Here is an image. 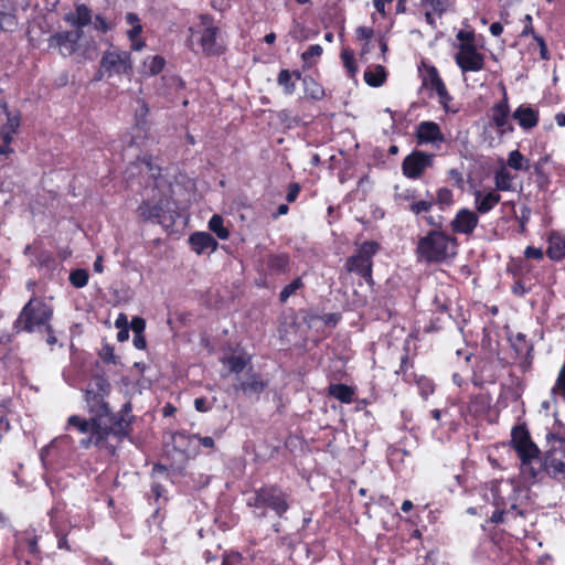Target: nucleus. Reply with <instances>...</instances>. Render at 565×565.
I'll return each mask as SVG.
<instances>
[{"mask_svg": "<svg viewBox=\"0 0 565 565\" xmlns=\"http://www.w3.org/2000/svg\"><path fill=\"white\" fill-rule=\"evenodd\" d=\"M13 401L10 395L0 394V427L11 428L8 416L12 413Z\"/></svg>", "mask_w": 565, "mask_h": 565, "instance_id": "44", "label": "nucleus"}, {"mask_svg": "<svg viewBox=\"0 0 565 565\" xmlns=\"http://www.w3.org/2000/svg\"><path fill=\"white\" fill-rule=\"evenodd\" d=\"M305 288V282L302 280V277H296L292 279L288 285H286L281 291L279 292V301L280 303H286L288 299L297 294L298 290Z\"/></svg>", "mask_w": 565, "mask_h": 565, "instance_id": "47", "label": "nucleus"}, {"mask_svg": "<svg viewBox=\"0 0 565 565\" xmlns=\"http://www.w3.org/2000/svg\"><path fill=\"white\" fill-rule=\"evenodd\" d=\"M99 358L103 360L104 363H116V355L114 351V347L109 344L103 345L102 350L99 351Z\"/></svg>", "mask_w": 565, "mask_h": 565, "instance_id": "59", "label": "nucleus"}, {"mask_svg": "<svg viewBox=\"0 0 565 565\" xmlns=\"http://www.w3.org/2000/svg\"><path fill=\"white\" fill-rule=\"evenodd\" d=\"M89 274L86 269L77 268L70 273L68 280L75 288H83L88 284Z\"/></svg>", "mask_w": 565, "mask_h": 565, "instance_id": "52", "label": "nucleus"}, {"mask_svg": "<svg viewBox=\"0 0 565 565\" xmlns=\"http://www.w3.org/2000/svg\"><path fill=\"white\" fill-rule=\"evenodd\" d=\"M132 73L131 54L127 51L108 50L104 52L99 62V70L95 75V79L99 81L105 75L111 77L114 75H130Z\"/></svg>", "mask_w": 565, "mask_h": 565, "instance_id": "9", "label": "nucleus"}, {"mask_svg": "<svg viewBox=\"0 0 565 565\" xmlns=\"http://www.w3.org/2000/svg\"><path fill=\"white\" fill-rule=\"evenodd\" d=\"M250 362L252 356L247 353L232 354L222 360V363L228 366L230 372L236 375L242 373Z\"/></svg>", "mask_w": 565, "mask_h": 565, "instance_id": "35", "label": "nucleus"}, {"mask_svg": "<svg viewBox=\"0 0 565 565\" xmlns=\"http://www.w3.org/2000/svg\"><path fill=\"white\" fill-rule=\"evenodd\" d=\"M164 65H166V60L160 55L150 57V60L147 64L151 75L160 74L163 71Z\"/></svg>", "mask_w": 565, "mask_h": 565, "instance_id": "57", "label": "nucleus"}, {"mask_svg": "<svg viewBox=\"0 0 565 565\" xmlns=\"http://www.w3.org/2000/svg\"><path fill=\"white\" fill-rule=\"evenodd\" d=\"M82 36V30L56 32L50 36L49 46L57 47L63 56H71L76 52Z\"/></svg>", "mask_w": 565, "mask_h": 565, "instance_id": "17", "label": "nucleus"}, {"mask_svg": "<svg viewBox=\"0 0 565 565\" xmlns=\"http://www.w3.org/2000/svg\"><path fill=\"white\" fill-rule=\"evenodd\" d=\"M455 61L462 73L480 72L484 68V55L477 50L473 43H461L455 55Z\"/></svg>", "mask_w": 565, "mask_h": 565, "instance_id": "14", "label": "nucleus"}, {"mask_svg": "<svg viewBox=\"0 0 565 565\" xmlns=\"http://www.w3.org/2000/svg\"><path fill=\"white\" fill-rule=\"evenodd\" d=\"M459 241L445 230H429L417 241L415 254L427 264H443L458 254Z\"/></svg>", "mask_w": 565, "mask_h": 565, "instance_id": "2", "label": "nucleus"}, {"mask_svg": "<svg viewBox=\"0 0 565 565\" xmlns=\"http://www.w3.org/2000/svg\"><path fill=\"white\" fill-rule=\"evenodd\" d=\"M135 416L132 405L126 402L117 415L111 416V425L99 420L98 417L83 418L78 415H71L67 419V427L75 428L82 434L89 433V436L81 440L83 448L95 446L99 451L115 456L124 440L130 437L134 430Z\"/></svg>", "mask_w": 565, "mask_h": 565, "instance_id": "1", "label": "nucleus"}, {"mask_svg": "<svg viewBox=\"0 0 565 565\" xmlns=\"http://www.w3.org/2000/svg\"><path fill=\"white\" fill-rule=\"evenodd\" d=\"M247 507L269 509L277 516L282 518L290 508L289 494L276 483L263 484L253 491V495L247 500Z\"/></svg>", "mask_w": 565, "mask_h": 565, "instance_id": "4", "label": "nucleus"}, {"mask_svg": "<svg viewBox=\"0 0 565 565\" xmlns=\"http://www.w3.org/2000/svg\"><path fill=\"white\" fill-rule=\"evenodd\" d=\"M329 395L337 398L341 403L350 404L354 399L355 391L353 387L338 383V384H330L328 387Z\"/></svg>", "mask_w": 565, "mask_h": 565, "instance_id": "36", "label": "nucleus"}, {"mask_svg": "<svg viewBox=\"0 0 565 565\" xmlns=\"http://www.w3.org/2000/svg\"><path fill=\"white\" fill-rule=\"evenodd\" d=\"M515 179V174H513L505 166L500 167L495 170L493 175L494 181V190L510 192L514 191L513 181Z\"/></svg>", "mask_w": 565, "mask_h": 565, "instance_id": "32", "label": "nucleus"}, {"mask_svg": "<svg viewBox=\"0 0 565 565\" xmlns=\"http://www.w3.org/2000/svg\"><path fill=\"white\" fill-rule=\"evenodd\" d=\"M507 164L515 171L529 172L532 168L530 160L526 159L518 149L509 152Z\"/></svg>", "mask_w": 565, "mask_h": 565, "instance_id": "41", "label": "nucleus"}, {"mask_svg": "<svg viewBox=\"0 0 565 565\" xmlns=\"http://www.w3.org/2000/svg\"><path fill=\"white\" fill-rule=\"evenodd\" d=\"M277 84L282 87L286 95H292L296 90V81L292 79L291 71L287 68H282L278 73Z\"/></svg>", "mask_w": 565, "mask_h": 565, "instance_id": "46", "label": "nucleus"}, {"mask_svg": "<svg viewBox=\"0 0 565 565\" xmlns=\"http://www.w3.org/2000/svg\"><path fill=\"white\" fill-rule=\"evenodd\" d=\"M342 64L347 71V75L350 78H354L358 74V64L355 61L354 51L350 47H343L340 54Z\"/></svg>", "mask_w": 565, "mask_h": 565, "instance_id": "42", "label": "nucleus"}, {"mask_svg": "<svg viewBox=\"0 0 565 565\" xmlns=\"http://www.w3.org/2000/svg\"><path fill=\"white\" fill-rule=\"evenodd\" d=\"M301 191V186L299 183L297 182H291L289 185H288V191H287V194H286V201L288 203H292L297 200L299 193Z\"/></svg>", "mask_w": 565, "mask_h": 565, "instance_id": "63", "label": "nucleus"}, {"mask_svg": "<svg viewBox=\"0 0 565 565\" xmlns=\"http://www.w3.org/2000/svg\"><path fill=\"white\" fill-rule=\"evenodd\" d=\"M169 201L160 200L154 204H150L149 201H142L137 207L138 216L147 222L153 221L158 224H164L167 220Z\"/></svg>", "mask_w": 565, "mask_h": 565, "instance_id": "21", "label": "nucleus"}, {"mask_svg": "<svg viewBox=\"0 0 565 565\" xmlns=\"http://www.w3.org/2000/svg\"><path fill=\"white\" fill-rule=\"evenodd\" d=\"M200 31L199 43L202 53L205 56H218L224 53V47L217 43V35L220 33L218 26L214 24V19L211 14L202 13L199 15Z\"/></svg>", "mask_w": 565, "mask_h": 565, "instance_id": "10", "label": "nucleus"}, {"mask_svg": "<svg viewBox=\"0 0 565 565\" xmlns=\"http://www.w3.org/2000/svg\"><path fill=\"white\" fill-rule=\"evenodd\" d=\"M41 537L42 534L32 526L14 534L13 555L20 564L41 565L43 561Z\"/></svg>", "mask_w": 565, "mask_h": 565, "instance_id": "6", "label": "nucleus"}, {"mask_svg": "<svg viewBox=\"0 0 565 565\" xmlns=\"http://www.w3.org/2000/svg\"><path fill=\"white\" fill-rule=\"evenodd\" d=\"M418 146L433 145L436 148L445 141L440 126L431 120L420 121L414 132Z\"/></svg>", "mask_w": 565, "mask_h": 565, "instance_id": "18", "label": "nucleus"}, {"mask_svg": "<svg viewBox=\"0 0 565 565\" xmlns=\"http://www.w3.org/2000/svg\"><path fill=\"white\" fill-rule=\"evenodd\" d=\"M435 202L434 200L417 199L413 204L405 205V210L409 211L417 217H422L424 214H429L433 210Z\"/></svg>", "mask_w": 565, "mask_h": 565, "instance_id": "45", "label": "nucleus"}, {"mask_svg": "<svg viewBox=\"0 0 565 565\" xmlns=\"http://www.w3.org/2000/svg\"><path fill=\"white\" fill-rule=\"evenodd\" d=\"M322 47L319 44L310 45L302 54L301 58L303 62H309L312 57H319L322 54Z\"/></svg>", "mask_w": 565, "mask_h": 565, "instance_id": "60", "label": "nucleus"}, {"mask_svg": "<svg viewBox=\"0 0 565 565\" xmlns=\"http://www.w3.org/2000/svg\"><path fill=\"white\" fill-rule=\"evenodd\" d=\"M303 93L307 98L312 100H321L326 96L324 88L311 76L302 78Z\"/></svg>", "mask_w": 565, "mask_h": 565, "instance_id": "37", "label": "nucleus"}, {"mask_svg": "<svg viewBox=\"0 0 565 565\" xmlns=\"http://www.w3.org/2000/svg\"><path fill=\"white\" fill-rule=\"evenodd\" d=\"M268 383L262 379V375L252 372L244 381L234 385L235 391H241L245 395H259L267 387Z\"/></svg>", "mask_w": 565, "mask_h": 565, "instance_id": "26", "label": "nucleus"}, {"mask_svg": "<svg viewBox=\"0 0 565 565\" xmlns=\"http://www.w3.org/2000/svg\"><path fill=\"white\" fill-rule=\"evenodd\" d=\"M409 339L405 340L403 347V354L401 356L399 366L395 370V374L402 379V381L408 385L413 384V379L416 375L414 372V359L411 358Z\"/></svg>", "mask_w": 565, "mask_h": 565, "instance_id": "25", "label": "nucleus"}, {"mask_svg": "<svg viewBox=\"0 0 565 565\" xmlns=\"http://www.w3.org/2000/svg\"><path fill=\"white\" fill-rule=\"evenodd\" d=\"M501 195L494 189L483 194L481 191L475 193V206L477 214H487L500 203Z\"/></svg>", "mask_w": 565, "mask_h": 565, "instance_id": "29", "label": "nucleus"}, {"mask_svg": "<svg viewBox=\"0 0 565 565\" xmlns=\"http://www.w3.org/2000/svg\"><path fill=\"white\" fill-rule=\"evenodd\" d=\"M505 205H511L512 207V212L514 214V216L518 218V222H519V234L521 235H524L526 233V224L530 220V216H531V210L529 206H523L521 209V215L520 216H516V211H515V203L513 201H509V202H504L503 203V206Z\"/></svg>", "mask_w": 565, "mask_h": 565, "instance_id": "49", "label": "nucleus"}, {"mask_svg": "<svg viewBox=\"0 0 565 565\" xmlns=\"http://www.w3.org/2000/svg\"><path fill=\"white\" fill-rule=\"evenodd\" d=\"M422 218L428 226L431 227L430 230H444V216L438 215L437 217H435L429 213L424 214Z\"/></svg>", "mask_w": 565, "mask_h": 565, "instance_id": "58", "label": "nucleus"}, {"mask_svg": "<svg viewBox=\"0 0 565 565\" xmlns=\"http://www.w3.org/2000/svg\"><path fill=\"white\" fill-rule=\"evenodd\" d=\"M189 439L192 440V439H196L199 441V444L206 448V449H214L215 448V441L212 437L210 436H201L200 434H192L189 436Z\"/></svg>", "mask_w": 565, "mask_h": 565, "instance_id": "61", "label": "nucleus"}, {"mask_svg": "<svg viewBox=\"0 0 565 565\" xmlns=\"http://www.w3.org/2000/svg\"><path fill=\"white\" fill-rule=\"evenodd\" d=\"M534 41L540 49V58L543 61H548L551 58V55H550L547 44H546L544 38L541 35H535Z\"/></svg>", "mask_w": 565, "mask_h": 565, "instance_id": "62", "label": "nucleus"}, {"mask_svg": "<svg viewBox=\"0 0 565 565\" xmlns=\"http://www.w3.org/2000/svg\"><path fill=\"white\" fill-rule=\"evenodd\" d=\"M65 21L72 26H75L76 30L83 31V28L87 26L92 22V11L84 3L77 4L75 13L67 14L65 17Z\"/></svg>", "mask_w": 565, "mask_h": 565, "instance_id": "31", "label": "nucleus"}, {"mask_svg": "<svg viewBox=\"0 0 565 565\" xmlns=\"http://www.w3.org/2000/svg\"><path fill=\"white\" fill-rule=\"evenodd\" d=\"M364 82L371 87H381L387 79V71L382 65L369 66L363 75Z\"/></svg>", "mask_w": 565, "mask_h": 565, "instance_id": "34", "label": "nucleus"}, {"mask_svg": "<svg viewBox=\"0 0 565 565\" xmlns=\"http://www.w3.org/2000/svg\"><path fill=\"white\" fill-rule=\"evenodd\" d=\"M422 6L429 8L435 14L441 17L448 7V0H420Z\"/></svg>", "mask_w": 565, "mask_h": 565, "instance_id": "56", "label": "nucleus"}, {"mask_svg": "<svg viewBox=\"0 0 565 565\" xmlns=\"http://www.w3.org/2000/svg\"><path fill=\"white\" fill-rule=\"evenodd\" d=\"M434 154L420 150H414L402 162L403 174L411 180L419 179L426 169L433 167Z\"/></svg>", "mask_w": 565, "mask_h": 565, "instance_id": "13", "label": "nucleus"}, {"mask_svg": "<svg viewBox=\"0 0 565 565\" xmlns=\"http://www.w3.org/2000/svg\"><path fill=\"white\" fill-rule=\"evenodd\" d=\"M511 445L519 458H526L530 456V452H535L539 449L536 444L532 440L525 423L512 427Z\"/></svg>", "mask_w": 565, "mask_h": 565, "instance_id": "16", "label": "nucleus"}, {"mask_svg": "<svg viewBox=\"0 0 565 565\" xmlns=\"http://www.w3.org/2000/svg\"><path fill=\"white\" fill-rule=\"evenodd\" d=\"M291 258L286 252H269L263 255L257 265L260 282L257 286L268 287L270 279L287 275L290 271Z\"/></svg>", "mask_w": 565, "mask_h": 565, "instance_id": "8", "label": "nucleus"}, {"mask_svg": "<svg viewBox=\"0 0 565 565\" xmlns=\"http://www.w3.org/2000/svg\"><path fill=\"white\" fill-rule=\"evenodd\" d=\"M509 341L516 354V358L526 359L531 355V352L533 351V344L530 340H527L524 333L518 332L515 334H511L509 337Z\"/></svg>", "mask_w": 565, "mask_h": 565, "instance_id": "33", "label": "nucleus"}, {"mask_svg": "<svg viewBox=\"0 0 565 565\" xmlns=\"http://www.w3.org/2000/svg\"><path fill=\"white\" fill-rule=\"evenodd\" d=\"M395 202L405 209V205L413 204L418 199V192L416 189L408 188L394 195Z\"/></svg>", "mask_w": 565, "mask_h": 565, "instance_id": "51", "label": "nucleus"}, {"mask_svg": "<svg viewBox=\"0 0 565 565\" xmlns=\"http://www.w3.org/2000/svg\"><path fill=\"white\" fill-rule=\"evenodd\" d=\"M53 318V308L42 298L33 296L22 307L17 319L13 321V330L17 333H32L41 331L43 326H47Z\"/></svg>", "mask_w": 565, "mask_h": 565, "instance_id": "3", "label": "nucleus"}, {"mask_svg": "<svg viewBox=\"0 0 565 565\" xmlns=\"http://www.w3.org/2000/svg\"><path fill=\"white\" fill-rule=\"evenodd\" d=\"M479 224V215L467 207L457 211L449 226L452 235L463 234L470 236Z\"/></svg>", "mask_w": 565, "mask_h": 565, "instance_id": "19", "label": "nucleus"}, {"mask_svg": "<svg viewBox=\"0 0 565 565\" xmlns=\"http://www.w3.org/2000/svg\"><path fill=\"white\" fill-rule=\"evenodd\" d=\"M18 25L17 7L9 0H0V31L12 32Z\"/></svg>", "mask_w": 565, "mask_h": 565, "instance_id": "27", "label": "nucleus"}, {"mask_svg": "<svg viewBox=\"0 0 565 565\" xmlns=\"http://www.w3.org/2000/svg\"><path fill=\"white\" fill-rule=\"evenodd\" d=\"M545 472L554 479H565V462L554 456L545 458Z\"/></svg>", "mask_w": 565, "mask_h": 565, "instance_id": "40", "label": "nucleus"}, {"mask_svg": "<svg viewBox=\"0 0 565 565\" xmlns=\"http://www.w3.org/2000/svg\"><path fill=\"white\" fill-rule=\"evenodd\" d=\"M138 161L146 166L150 177L157 181L161 177V168L153 163V158L151 154H145L142 157H138Z\"/></svg>", "mask_w": 565, "mask_h": 565, "instance_id": "54", "label": "nucleus"}, {"mask_svg": "<svg viewBox=\"0 0 565 565\" xmlns=\"http://www.w3.org/2000/svg\"><path fill=\"white\" fill-rule=\"evenodd\" d=\"M413 384H415L418 388L419 395L423 399L427 401L430 395L435 392V383L431 379L426 375H415L413 379Z\"/></svg>", "mask_w": 565, "mask_h": 565, "instance_id": "43", "label": "nucleus"}, {"mask_svg": "<svg viewBox=\"0 0 565 565\" xmlns=\"http://www.w3.org/2000/svg\"><path fill=\"white\" fill-rule=\"evenodd\" d=\"M209 230L215 233L220 239H227L230 237V231L224 226V220L221 215L214 214L210 218Z\"/></svg>", "mask_w": 565, "mask_h": 565, "instance_id": "48", "label": "nucleus"}, {"mask_svg": "<svg viewBox=\"0 0 565 565\" xmlns=\"http://www.w3.org/2000/svg\"><path fill=\"white\" fill-rule=\"evenodd\" d=\"M424 66V73L422 75V84L425 88L433 90L436 93L438 97L439 104L443 106L445 110H448L449 103L452 100L451 95L449 94L446 84L444 83L443 78L439 75V72L436 66L425 64Z\"/></svg>", "mask_w": 565, "mask_h": 565, "instance_id": "12", "label": "nucleus"}, {"mask_svg": "<svg viewBox=\"0 0 565 565\" xmlns=\"http://www.w3.org/2000/svg\"><path fill=\"white\" fill-rule=\"evenodd\" d=\"M380 250V244L375 241L363 242L355 253L349 256L344 263L348 273L358 275L373 288V257Z\"/></svg>", "mask_w": 565, "mask_h": 565, "instance_id": "7", "label": "nucleus"}, {"mask_svg": "<svg viewBox=\"0 0 565 565\" xmlns=\"http://www.w3.org/2000/svg\"><path fill=\"white\" fill-rule=\"evenodd\" d=\"M221 565H247L246 558L242 553L234 550L224 551L222 554Z\"/></svg>", "mask_w": 565, "mask_h": 565, "instance_id": "53", "label": "nucleus"}, {"mask_svg": "<svg viewBox=\"0 0 565 565\" xmlns=\"http://www.w3.org/2000/svg\"><path fill=\"white\" fill-rule=\"evenodd\" d=\"M513 279H514V282L511 286V292L515 297H520V298L524 297L532 290L531 285L526 284L527 278H513Z\"/></svg>", "mask_w": 565, "mask_h": 565, "instance_id": "55", "label": "nucleus"}, {"mask_svg": "<svg viewBox=\"0 0 565 565\" xmlns=\"http://www.w3.org/2000/svg\"><path fill=\"white\" fill-rule=\"evenodd\" d=\"M546 256L553 262L565 259V233L551 231L546 237Z\"/></svg>", "mask_w": 565, "mask_h": 565, "instance_id": "24", "label": "nucleus"}, {"mask_svg": "<svg viewBox=\"0 0 565 565\" xmlns=\"http://www.w3.org/2000/svg\"><path fill=\"white\" fill-rule=\"evenodd\" d=\"M438 204L441 211H445L447 207L454 204V193L449 188L443 186L436 191V200L434 201Z\"/></svg>", "mask_w": 565, "mask_h": 565, "instance_id": "50", "label": "nucleus"}, {"mask_svg": "<svg viewBox=\"0 0 565 565\" xmlns=\"http://www.w3.org/2000/svg\"><path fill=\"white\" fill-rule=\"evenodd\" d=\"M512 117L518 121L524 130L532 129L537 126L540 114L539 110L525 105H520L513 113Z\"/></svg>", "mask_w": 565, "mask_h": 565, "instance_id": "28", "label": "nucleus"}, {"mask_svg": "<svg viewBox=\"0 0 565 565\" xmlns=\"http://www.w3.org/2000/svg\"><path fill=\"white\" fill-rule=\"evenodd\" d=\"M49 525L54 533V535H60L63 533H70L73 525L70 520L62 514L61 509L55 505L49 512Z\"/></svg>", "mask_w": 565, "mask_h": 565, "instance_id": "30", "label": "nucleus"}, {"mask_svg": "<svg viewBox=\"0 0 565 565\" xmlns=\"http://www.w3.org/2000/svg\"><path fill=\"white\" fill-rule=\"evenodd\" d=\"M540 454L541 451L537 449L535 452H530V456L526 458H519L521 461V475L530 483L541 480L545 472V460H542Z\"/></svg>", "mask_w": 565, "mask_h": 565, "instance_id": "20", "label": "nucleus"}, {"mask_svg": "<svg viewBox=\"0 0 565 565\" xmlns=\"http://www.w3.org/2000/svg\"><path fill=\"white\" fill-rule=\"evenodd\" d=\"M510 114L508 93L503 87L502 98L491 107V124L500 136L514 130L513 125L510 122Z\"/></svg>", "mask_w": 565, "mask_h": 565, "instance_id": "15", "label": "nucleus"}, {"mask_svg": "<svg viewBox=\"0 0 565 565\" xmlns=\"http://www.w3.org/2000/svg\"><path fill=\"white\" fill-rule=\"evenodd\" d=\"M24 255H34L32 262L39 270H45L49 274H53L57 268V262L54 254L49 249H36L35 244L26 245L23 250Z\"/></svg>", "mask_w": 565, "mask_h": 565, "instance_id": "22", "label": "nucleus"}, {"mask_svg": "<svg viewBox=\"0 0 565 565\" xmlns=\"http://www.w3.org/2000/svg\"><path fill=\"white\" fill-rule=\"evenodd\" d=\"M7 121L0 126L1 131L17 135L21 126V113L19 110L11 111L7 104H3Z\"/></svg>", "mask_w": 565, "mask_h": 565, "instance_id": "39", "label": "nucleus"}, {"mask_svg": "<svg viewBox=\"0 0 565 565\" xmlns=\"http://www.w3.org/2000/svg\"><path fill=\"white\" fill-rule=\"evenodd\" d=\"M134 334H143L146 329V320L141 317H134L130 322Z\"/></svg>", "mask_w": 565, "mask_h": 565, "instance_id": "64", "label": "nucleus"}, {"mask_svg": "<svg viewBox=\"0 0 565 565\" xmlns=\"http://www.w3.org/2000/svg\"><path fill=\"white\" fill-rule=\"evenodd\" d=\"M491 404V396L489 394L480 393L470 397L468 402V409L475 415L484 414Z\"/></svg>", "mask_w": 565, "mask_h": 565, "instance_id": "38", "label": "nucleus"}, {"mask_svg": "<svg viewBox=\"0 0 565 565\" xmlns=\"http://www.w3.org/2000/svg\"><path fill=\"white\" fill-rule=\"evenodd\" d=\"M544 252L540 247L526 246L523 256L510 257L507 263V273L512 278H527L534 266L530 263V259L537 262L543 260Z\"/></svg>", "mask_w": 565, "mask_h": 565, "instance_id": "11", "label": "nucleus"}, {"mask_svg": "<svg viewBox=\"0 0 565 565\" xmlns=\"http://www.w3.org/2000/svg\"><path fill=\"white\" fill-rule=\"evenodd\" d=\"M188 242L191 250L196 255L214 253L218 247V242L209 232H194L189 236Z\"/></svg>", "mask_w": 565, "mask_h": 565, "instance_id": "23", "label": "nucleus"}, {"mask_svg": "<svg viewBox=\"0 0 565 565\" xmlns=\"http://www.w3.org/2000/svg\"><path fill=\"white\" fill-rule=\"evenodd\" d=\"M111 385L109 381L103 375H96L92 379L85 392V401L88 406V412L93 417H98L99 420L111 425V416L117 415L110 411L106 397L110 393Z\"/></svg>", "mask_w": 565, "mask_h": 565, "instance_id": "5", "label": "nucleus"}]
</instances>
